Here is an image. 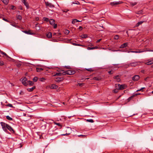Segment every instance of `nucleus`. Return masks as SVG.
Instances as JSON below:
<instances>
[{
	"mask_svg": "<svg viewBox=\"0 0 153 153\" xmlns=\"http://www.w3.org/2000/svg\"><path fill=\"white\" fill-rule=\"evenodd\" d=\"M3 20H4V21L6 22H9V23H11L10 22V21H8V20H7V19H5L4 18H3Z\"/></svg>",
	"mask_w": 153,
	"mask_h": 153,
	"instance_id": "603ef678",
	"label": "nucleus"
},
{
	"mask_svg": "<svg viewBox=\"0 0 153 153\" xmlns=\"http://www.w3.org/2000/svg\"><path fill=\"white\" fill-rule=\"evenodd\" d=\"M3 130L5 131L7 130V127L8 124H7L4 122H1L0 123Z\"/></svg>",
	"mask_w": 153,
	"mask_h": 153,
	"instance_id": "39448f33",
	"label": "nucleus"
},
{
	"mask_svg": "<svg viewBox=\"0 0 153 153\" xmlns=\"http://www.w3.org/2000/svg\"><path fill=\"white\" fill-rule=\"evenodd\" d=\"M22 3H23L26 6L27 9H28L29 8V6L28 3L27 1V0H21Z\"/></svg>",
	"mask_w": 153,
	"mask_h": 153,
	"instance_id": "9d476101",
	"label": "nucleus"
},
{
	"mask_svg": "<svg viewBox=\"0 0 153 153\" xmlns=\"http://www.w3.org/2000/svg\"><path fill=\"white\" fill-rule=\"evenodd\" d=\"M1 53L2 54L4 55L5 56L7 57L10 58L5 53L3 52V51H0Z\"/></svg>",
	"mask_w": 153,
	"mask_h": 153,
	"instance_id": "7c9ffc66",
	"label": "nucleus"
},
{
	"mask_svg": "<svg viewBox=\"0 0 153 153\" xmlns=\"http://www.w3.org/2000/svg\"><path fill=\"white\" fill-rule=\"evenodd\" d=\"M119 36L118 35H116L114 36V39L115 40H117L119 38Z\"/></svg>",
	"mask_w": 153,
	"mask_h": 153,
	"instance_id": "a19ab883",
	"label": "nucleus"
},
{
	"mask_svg": "<svg viewBox=\"0 0 153 153\" xmlns=\"http://www.w3.org/2000/svg\"><path fill=\"white\" fill-rule=\"evenodd\" d=\"M53 25L54 26H53V27L54 28H56L57 27V24H54V25Z\"/></svg>",
	"mask_w": 153,
	"mask_h": 153,
	"instance_id": "052dcab7",
	"label": "nucleus"
},
{
	"mask_svg": "<svg viewBox=\"0 0 153 153\" xmlns=\"http://www.w3.org/2000/svg\"><path fill=\"white\" fill-rule=\"evenodd\" d=\"M94 48L93 47H88L87 48V49L88 50H93V49H94Z\"/></svg>",
	"mask_w": 153,
	"mask_h": 153,
	"instance_id": "6e6d98bb",
	"label": "nucleus"
},
{
	"mask_svg": "<svg viewBox=\"0 0 153 153\" xmlns=\"http://www.w3.org/2000/svg\"><path fill=\"white\" fill-rule=\"evenodd\" d=\"M93 48H94V49H97L98 48V47L97 46H95V47H93Z\"/></svg>",
	"mask_w": 153,
	"mask_h": 153,
	"instance_id": "338daca9",
	"label": "nucleus"
},
{
	"mask_svg": "<svg viewBox=\"0 0 153 153\" xmlns=\"http://www.w3.org/2000/svg\"><path fill=\"white\" fill-rule=\"evenodd\" d=\"M78 136L79 137H82V138H85L86 137V135H82V134L78 135Z\"/></svg>",
	"mask_w": 153,
	"mask_h": 153,
	"instance_id": "f704fd0d",
	"label": "nucleus"
},
{
	"mask_svg": "<svg viewBox=\"0 0 153 153\" xmlns=\"http://www.w3.org/2000/svg\"><path fill=\"white\" fill-rule=\"evenodd\" d=\"M16 18L19 19V20H21L22 19V17L20 15H17L16 16Z\"/></svg>",
	"mask_w": 153,
	"mask_h": 153,
	"instance_id": "4c0bfd02",
	"label": "nucleus"
},
{
	"mask_svg": "<svg viewBox=\"0 0 153 153\" xmlns=\"http://www.w3.org/2000/svg\"><path fill=\"white\" fill-rule=\"evenodd\" d=\"M146 51H144V50L143 51V50H141V49H137V51H128V53L131 52V53H142V52H145Z\"/></svg>",
	"mask_w": 153,
	"mask_h": 153,
	"instance_id": "423d86ee",
	"label": "nucleus"
},
{
	"mask_svg": "<svg viewBox=\"0 0 153 153\" xmlns=\"http://www.w3.org/2000/svg\"><path fill=\"white\" fill-rule=\"evenodd\" d=\"M140 78V76L139 75H135L132 77V79L134 81H137Z\"/></svg>",
	"mask_w": 153,
	"mask_h": 153,
	"instance_id": "9b49d317",
	"label": "nucleus"
},
{
	"mask_svg": "<svg viewBox=\"0 0 153 153\" xmlns=\"http://www.w3.org/2000/svg\"><path fill=\"white\" fill-rule=\"evenodd\" d=\"M23 32L27 34L33 35L34 34V33L31 32V30H25L23 31Z\"/></svg>",
	"mask_w": 153,
	"mask_h": 153,
	"instance_id": "ddd939ff",
	"label": "nucleus"
},
{
	"mask_svg": "<svg viewBox=\"0 0 153 153\" xmlns=\"http://www.w3.org/2000/svg\"><path fill=\"white\" fill-rule=\"evenodd\" d=\"M139 63L140 62H132L128 63V65L129 66L135 67L137 66Z\"/></svg>",
	"mask_w": 153,
	"mask_h": 153,
	"instance_id": "6e6552de",
	"label": "nucleus"
},
{
	"mask_svg": "<svg viewBox=\"0 0 153 153\" xmlns=\"http://www.w3.org/2000/svg\"><path fill=\"white\" fill-rule=\"evenodd\" d=\"M43 19L45 21L48 22L49 21V19L46 17H44Z\"/></svg>",
	"mask_w": 153,
	"mask_h": 153,
	"instance_id": "de8ad7c7",
	"label": "nucleus"
},
{
	"mask_svg": "<svg viewBox=\"0 0 153 153\" xmlns=\"http://www.w3.org/2000/svg\"><path fill=\"white\" fill-rule=\"evenodd\" d=\"M75 73V71L74 70H70L66 71H63V75H65L66 74L67 75H72L74 74Z\"/></svg>",
	"mask_w": 153,
	"mask_h": 153,
	"instance_id": "f257e3e1",
	"label": "nucleus"
},
{
	"mask_svg": "<svg viewBox=\"0 0 153 153\" xmlns=\"http://www.w3.org/2000/svg\"><path fill=\"white\" fill-rule=\"evenodd\" d=\"M54 123L55 124L58 125L59 126H60L61 127H62V125L60 123L56 122H54Z\"/></svg>",
	"mask_w": 153,
	"mask_h": 153,
	"instance_id": "c03bdc74",
	"label": "nucleus"
},
{
	"mask_svg": "<svg viewBox=\"0 0 153 153\" xmlns=\"http://www.w3.org/2000/svg\"><path fill=\"white\" fill-rule=\"evenodd\" d=\"M116 85H117L118 88L119 90H123L126 88V86L125 85H120L119 84H116Z\"/></svg>",
	"mask_w": 153,
	"mask_h": 153,
	"instance_id": "20e7f679",
	"label": "nucleus"
},
{
	"mask_svg": "<svg viewBox=\"0 0 153 153\" xmlns=\"http://www.w3.org/2000/svg\"><path fill=\"white\" fill-rule=\"evenodd\" d=\"M44 80H45V79L43 77H42L40 79V80L41 81H43Z\"/></svg>",
	"mask_w": 153,
	"mask_h": 153,
	"instance_id": "680f3d73",
	"label": "nucleus"
},
{
	"mask_svg": "<svg viewBox=\"0 0 153 153\" xmlns=\"http://www.w3.org/2000/svg\"><path fill=\"white\" fill-rule=\"evenodd\" d=\"M72 44L74 45H75V46H82V47L84 46L83 45H82L81 44H79L75 43H72Z\"/></svg>",
	"mask_w": 153,
	"mask_h": 153,
	"instance_id": "c85d7f7f",
	"label": "nucleus"
},
{
	"mask_svg": "<svg viewBox=\"0 0 153 153\" xmlns=\"http://www.w3.org/2000/svg\"><path fill=\"white\" fill-rule=\"evenodd\" d=\"M152 64H153V59L150 60L146 63V64L147 65H150Z\"/></svg>",
	"mask_w": 153,
	"mask_h": 153,
	"instance_id": "6ab92c4d",
	"label": "nucleus"
},
{
	"mask_svg": "<svg viewBox=\"0 0 153 153\" xmlns=\"http://www.w3.org/2000/svg\"><path fill=\"white\" fill-rule=\"evenodd\" d=\"M120 76L119 75H117L114 77V79H116V81L117 82H120L121 79L120 78Z\"/></svg>",
	"mask_w": 153,
	"mask_h": 153,
	"instance_id": "2eb2a0df",
	"label": "nucleus"
},
{
	"mask_svg": "<svg viewBox=\"0 0 153 153\" xmlns=\"http://www.w3.org/2000/svg\"><path fill=\"white\" fill-rule=\"evenodd\" d=\"M128 42H126L125 43H124L120 47V48H126L127 46L128 45Z\"/></svg>",
	"mask_w": 153,
	"mask_h": 153,
	"instance_id": "dca6fc26",
	"label": "nucleus"
},
{
	"mask_svg": "<svg viewBox=\"0 0 153 153\" xmlns=\"http://www.w3.org/2000/svg\"><path fill=\"white\" fill-rule=\"evenodd\" d=\"M36 88L35 86H34L32 87L31 88H27V90L30 92H31L33 91Z\"/></svg>",
	"mask_w": 153,
	"mask_h": 153,
	"instance_id": "4be33fe9",
	"label": "nucleus"
},
{
	"mask_svg": "<svg viewBox=\"0 0 153 153\" xmlns=\"http://www.w3.org/2000/svg\"><path fill=\"white\" fill-rule=\"evenodd\" d=\"M4 65V63L3 61L0 60V66H3Z\"/></svg>",
	"mask_w": 153,
	"mask_h": 153,
	"instance_id": "09e8293b",
	"label": "nucleus"
},
{
	"mask_svg": "<svg viewBox=\"0 0 153 153\" xmlns=\"http://www.w3.org/2000/svg\"><path fill=\"white\" fill-rule=\"evenodd\" d=\"M73 3L74 4H80L79 2L78 1H77L76 3L73 2Z\"/></svg>",
	"mask_w": 153,
	"mask_h": 153,
	"instance_id": "4d7b16f0",
	"label": "nucleus"
},
{
	"mask_svg": "<svg viewBox=\"0 0 153 153\" xmlns=\"http://www.w3.org/2000/svg\"><path fill=\"white\" fill-rule=\"evenodd\" d=\"M143 12V10H141L139 11L136 12L135 13L136 14H142Z\"/></svg>",
	"mask_w": 153,
	"mask_h": 153,
	"instance_id": "b1692460",
	"label": "nucleus"
},
{
	"mask_svg": "<svg viewBox=\"0 0 153 153\" xmlns=\"http://www.w3.org/2000/svg\"><path fill=\"white\" fill-rule=\"evenodd\" d=\"M65 68H66L67 69H70L71 68V67L70 66H65Z\"/></svg>",
	"mask_w": 153,
	"mask_h": 153,
	"instance_id": "e2e57ef3",
	"label": "nucleus"
},
{
	"mask_svg": "<svg viewBox=\"0 0 153 153\" xmlns=\"http://www.w3.org/2000/svg\"><path fill=\"white\" fill-rule=\"evenodd\" d=\"M85 69L86 70L90 72L93 71V70L92 69V68H89Z\"/></svg>",
	"mask_w": 153,
	"mask_h": 153,
	"instance_id": "49530a36",
	"label": "nucleus"
},
{
	"mask_svg": "<svg viewBox=\"0 0 153 153\" xmlns=\"http://www.w3.org/2000/svg\"><path fill=\"white\" fill-rule=\"evenodd\" d=\"M134 97V95H133L132 96L129 97L127 99L128 102H129L131 100L133 99Z\"/></svg>",
	"mask_w": 153,
	"mask_h": 153,
	"instance_id": "c756f323",
	"label": "nucleus"
},
{
	"mask_svg": "<svg viewBox=\"0 0 153 153\" xmlns=\"http://www.w3.org/2000/svg\"><path fill=\"white\" fill-rule=\"evenodd\" d=\"M81 37L83 39L86 38L88 37V36L87 34H83L82 35Z\"/></svg>",
	"mask_w": 153,
	"mask_h": 153,
	"instance_id": "72a5a7b5",
	"label": "nucleus"
},
{
	"mask_svg": "<svg viewBox=\"0 0 153 153\" xmlns=\"http://www.w3.org/2000/svg\"><path fill=\"white\" fill-rule=\"evenodd\" d=\"M22 83L25 86H26L28 85L27 83V79L25 77L23 79L21 78L20 79Z\"/></svg>",
	"mask_w": 153,
	"mask_h": 153,
	"instance_id": "7ed1b4c3",
	"label": "nucleus"
},
{
	"mask_svg": "<svg viewBox=\"0 0 153 153\" xmlns=\"http://www.w3.org/2000/svg\"><path fill=\"white\" fill-rule=\"evenodd\" d=\"M143 22V21H140L137 24H136V26H139Z\"/></svg>",
	"mask_w": 153,
	"mask_h": 153,
	"instance_id": "c9c22d12",
	"label": "nucleus"
},
{
	"mask_svg": "<svg viewBox=\"0 0 153 153\" xmlns=\"http://www.w3.org/2000/svg\"><path fill=\"white\" fill-rule=\"evenodd\" d=\"M82 21H79L78 20H77L76 19H74L72 20V23L73 24H74L76 22H81Z\"/></svg>",
	"mask_w": 153,
	"mask_h": 153,
	"instance_id": "a211bd4d",
	"label": "nucleus"
},
{
	"mask_svg": "<svg viewBox=\"0 0 153 153\" xmlns=\"http://www.w3.org/2000/svg\"><path fill=\"white\" fill-rule=\"evenodd\" d=\"M6 119L9 120H13V118L11 117H10L9 116H7L6 117Z\"/></svg>",
	"mask_w": 153,
	"mask_h": 153,
	"instance_id": "2f4dec72",
	"label": "nucleus"
},
{
	"mask_svg": "<svg viewBox=\"0 0 153 153\" xmlns=\"http://www.w3.org/2000/svg\"><path fill=\"white\" fill-rule=\"evenodd\" d=\"M49 22L51 25H53L55 23V21L54 19H51L49 21Z\"/></svg>",
	"mask_w": 153,
	"mask_h": 153,
	"instance_id": "aec40b11",
	"label": "nucleus"
},
{
	"mask_svg": "<svg viewBox=\"0 0 153 153\" xmlns=\"http://www.w3.org/2000/svg\"><path fill=\"white\" fill-rule=\"evenodd\" d=\"M36 71L37 72H40L43 70V69L42 68H36Z\"/></svg>",
	"mask_w": 153,
	"mask_h": 153,
	"instance_id": "473e14b6",
	"label": "nucleus"
},
{
	"mask_svg": "<svg viewBox=\"0 0 153 153\" xmlns=\"http://www.w3.org/2000/svg\"><path fill=\"white\" fill-rule=\"evenodd\" d=\"M129 3L130 6L132 7L136 5L137 4V3L136 2H129Z\"/></svg>",
	"mask_w": 153,
	"mask_h": 153,
	"instance_id": "f3484780",
	"label": "nucleus"
},
{
	"mask_svg": "<svg viewBox=\"0 0 153 153\" xmlns=\"http://www.w3.org/2000/svg\"><path fill=\"white\" fill-rule=\"evenodd\" d=\"M108 73L110 74H113V72H112V71H109L108 72Z\"/></svg>",
	"mask_w": 153,
	"mask_h": 153,
	"instance_id": "0e129e2a",
	"label": "nucleus"
},
{
	"mask_svg": "<svg viewBox=\"0 0 153 153\" xmlns=\"http://www.w3.org/2000/svg\"><path fill=\"white\" fill-rule=\"evenodd\" d=\"M5 4L7 5L8 4L9 2V0H1Z\"/></svg>",
	"mask_w": 153,
	"mask_h": 153,
	"instance_id": "cd10ccee",
	"label": "nucleus"
},
{
	"mask_svg": "<svg viewBox=\"0 0 153 153\" xmlns=\"http://www.w3.org/2000/svg\"><path fill=\"white\" fill-rule=\"evenodd\" d=\"M38 79V78L37 77H35L33 79V80L36 82Z\"/></svg>",
	"mask_w": 153,
	"mask_h": 153,
	"instance_id": "37998d69",
	"label": "nucleus"
},
{
	"mask_svg": "<svg viewBox=\"0 0 153 153\" xmlns=\"http://www.w3.org/2000/svg\"><path fill=\"white\" fill-rule=\"evenodd\" d=\"M7 106L12 108L13 107V105L12 104H8L7 105Z\"/></svg>",
	"mask_w": 153,
	"mask_h": 153,
	"instance_id": "3c124183",
	"label": "nucleus"
},
{
	"mask_svg": "<svg viewBox=\"0 0 153 153\" xmlns=\"http://www.w3.org/2000/svg\"><path fill=\"white\" fill-rule=\"evenodd\" d=\"M27 83L28 84H28L29 85H33V82L31 81H27Z\"/></svg>",
	"mask_w": 153,
	"mask_h": 153,
	"instance_id": "a878e982",
	"label": "nucleus"
},
{
	"mask_svg": "<svg viewBox=\"0 0 153 153\" xmlns=\"http://www.w3.org/2000/svg\"><path fill=\"white\" fill-rule=\"evenodd\" d=\"M58 86L55 84H53L51 87V88L52 89H57L58 88Z\"/></svg>",
	"mask_w": 153,
	"mask_h": 153,
	"instance_id": "5701e85b",
	"label": "nucleus"
},
{
	"mask_svg": "<svg viewBox=\"0 0 153 153\" xmlns=\"http://www.w3.org/2000/svg\"><path fill=\"white\" fill-rule=\"evenodd\" d=\"M10 25H12L14 27H16L17 26V25H16V23H11V24H10Z\"/></svg>",
	"mask_w": 153,
	"mask_h": 153,
	"instance_id": "8fccbe9b",
	"label": "nucleus"
},
{
	"mask_svg": "<svg viewBox=\"0 0 153 153\" xmlns=\"http://www.w3.org/2000/svg\"><path fill=\"white\" fill-rule=\"evenodd\" d=\"M144 88H145L144 87H143V88H141L140 89V90L141 91L143 89H144Z\"/></svg>",
	"mask_w": 153,
	"mask_h": 153,
	"instance_id": "774afa93",
	"label": "nucleus"
},
{
	"mask_svg": "<svg viewBox=\"0 0 153 153\" xmlns=\"http://www.w3.org/2000/svg\"><path fill=\"white\" fill-rule=\"evenodd\" d=\"M63 80L64 78L63 77H57L55 79V81L58 82H59L62 81Z\"/></svg>",
	"mask_w": 153,
	"mask_h": 153,
	"instance_id": "f8f14e48",
	"label": "nucleus"
},
{
	"mask_svg": "<svg viewBox=\"0 0 153 153\" xmlns=\"http://www.w3.org/2000/svg\"><path fill=\"white\" fill-rule=\"evenodd\" d=\"M16 8V7L13 5H11V6L10 9L11 10H15Z\"/></svg>",
	"mask_w": 153,
	"mask_h": 153,
	"instance_id": "a18cd8bd",
	"label": "nucleus"
},
{
	"mask_svg": "<svg viewBox=\"0 0 153 153\" xmlns=\"http://www.w3.org/2000/svg\"><path fill=\"white\" fill-rule=\"evenodd\" d=\"M35 27H36V30H39L40 29V27L37 24H36V25Z\"/></svg>",
	"mask_w": 153,
	"mask_h": 153,
	"instance_id": "e433bc0d",
	"label": "nucleus"
},
{
	"mask_svg": "<svg viewBox=\"0 0 153 153\" xmlns=\"http://www.w3.org/2000/svg\"><path fill=\"white\" fill-rule=\"evenodd\" d=\"M119 90V89L118 88L115 89H114L113 90V92L115 93H117L118 92Z\"/></svg>",
	"mask_w": 153,
	"mask_h": 153,
	"instance_id": "58836bf2",
	"label": "nucleus"
},
{
	"mask_svg": "<svg viewBox=\"0 0 153 153\" xmlns=\"http://www.w3.org/2000/svg\"><path fill=\"white\" fill-rule=\"evenodd\" d=\"M7 129H8L10 131L13 133H15V131L12 128V127L10 126V125H8L7 126Z\"/></svg>",
	"mask_w": 153,
	"mask_h": 153,
	"instance_id": "4468645a",
	"label": "nucleus"
},
{
	"mask_svg": "<svg viewBox=\"0 0 153 153\" xmlns=\"http://www.w3.org/2000/svg\"><path fill=\"white\" fill-rule=\"evenodd\" d=\"M123 3V2L121 1H113L111 2L110 3V5L112 6H115L119 4Z\"/></svg>",
	"mask_w": 153,
	"mask_h": 153,
	"instance_id": "f03ea898",
	"label": "nucleus"
},
{
	"mask_svg": "<svg viewBox=\"0 0 153 153\" xmlns=\"http://www.w3.org/2000/svg\"><path fill=\"white\" fill-rule=\"evenodd\" d=\"M86 121L88 122L91 123H93L94 122V121L93 119H87L86 120Z\"/></svg>",
	"mask_w": 153,
	"mask_h": 153,
	"instance_id": "ea45409f",
	"label": "nucleus"
},
{
	"mask_svg": "<svg viewBox=\"0 0 153 153\" xmlns=\"http://www.w3.org/2000/svg\"><path fill=\"white\" fill-rule=\"evenodd\" d=\"M79 30H81L82 29V26H80L78 28Z\"/></svg>",
	"mask_w": 153,
	"mask_h": 153,
	"instance_id": "bf43d9fd",
	"label": "nucleus"
},
{
	"mask_svg": "<svg viewBox=\"0 0 153 153\" xmlns=\"http://www.w3.org/2000/svg\"><path fill=\"white\" fill-rule=\"evenodd\" d=\"M63 71V72L62 73H56L55 74V76H61L62 75H63V70H62Z\"/></svg>",
	"mask_w": 153,
	"mask_h": 153,
	"instance_id": "393cba45",
	"label": "nucleus"
},
{
	"mask_svg": "<svg viewBox=\"0 0 153 153\" xmlns=\"http://www.w3.org/2000/svg\"><path fill=\"white\" fill-rule=\"evenodd\" d=\"M45 3L46 7H49L51 8L55 7L54 5L48 1H45Z\"/></svg>",
	"mask_w": 153,
	"mask_h": 153,
	"instance_id": "0eeeda50",
	"label": "nucleus"
},
{
	"mask_svg": "<svg viewBox=\"0 0 153 153\" xmlns=\"http://www.w3.org/2000/svg\"><path fill=\"white\" fill-rule=\"evenodd\" d=\"M101 79V78L100 77L96 76L94 77L93 78V79L94 80H100Z\"/></svg>",
	"mask_w": 153,
	"mask_h": 153,
	"instance_id": "bb28decb",
	"label": "nucleus"
},
{
	"mask_svg": "<svg viewBox=\"0 0 153 153\" xmlns=\"http://www.w3.org/2000/svg\"><path fill=\"white\" fill-rule=\"evenodd\" d=\"M66 132L65 134H62V135L65 136L66 135L70 134L71 132V130L70 128L68 127L66 130Z\"/></svg>",
	"mask_w": 153,
	"mask_h": 153,
	"instance_id": "1a4fd4ad",
	"label": "nucleus"
},
{
	"mask_svg": "<svg viewBox=\"0 0 153 153\" xmlns=\"http://www.w3.org/2000/svg\"><path fill=\"white\" fill-rule=\"evenodd\" d=\"M140 93H136L135 94H134V95H134V97H135L137 95H140Z\"/></svg>",
	"mask_w": 153,
	"mask_h": 153,
	"instance_id": "13d9d810",
	"label": "nucleus"
},
{
	"mask_svg": "<svg viewBox=\"0 0 153 153\" xmlns=\"http://www.w3.org/2000/svg\"><path fill=\"white\" fill-rule=\"evenodd\" d=\"M70 32V31L67 30H65L64 31V33L65 34H68Z\"/></svg>",
	"mask_w": 153,
	"mask_h": 153,
	"instance_id": "79ce46f5",
	"label": "nucleus"
},
{
	"mask_svg": "<svg viewBox=\"0 0 153 153\" xmlns=\"http://www.w3.org/2000/svg\"><path fill=\"white\" fill-rule=\"evenodd\" d=\"M62 11L63 12L66 13L67 12L69 11V10L68 9H65V10H62Z\"/></svg>",
	"mask_w": 153,
	"mask_h": 153,
	"instance_id": "864d4df0",
	"label": "nucleus"
},
{
	"mask_svg": "<svg viewBox=\"0 0 153 153\" xmlns=\"http://www.w3.org/2000/svg\"><path fill=\"white\" fill-rule=\"evenodd\" d=\"M47 37L48 38H51L52 37V34L50 32H48L46 33Z\"/></svg>",
	"mask_w": 153,
	"mask_h": 153,
	"instance_id": "412c9836",
	"label": "nucleus"
},
{
	"mask_svg": "<svg viewBox=\"0 0 153 153\" xmlns=\"http://www.w3.org/2000/svg\"><path fill=\"white\" fill-rule=\"evenodd\" d=\"M19 9H20L21 10H23V7L22 6L20 5L19 6Z\"/></svg>",
	"mask_w": 153,
	"mask_h": 153,
	"instance_id": "5fc2aeb1",
	"label": "nucleus"
},
{
	"mask_svg": "<svg viewBox=\"0 0 153 153\" xmlns=\"http://www.w3.org/2000/svg\"><path fill=\"white\" fill-rule=\"evenodd\" d=\"M101 39H99V40H98L97 42H96L97 43H98L99 42H100V41L101 40Z\"/></svg>",
	"mask_w": 153,
	"mask_h": 153,
	"instance_id": "69168bd1",
	"label": "nucleus"
}]
</instances>
